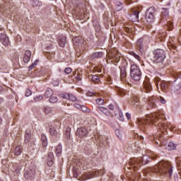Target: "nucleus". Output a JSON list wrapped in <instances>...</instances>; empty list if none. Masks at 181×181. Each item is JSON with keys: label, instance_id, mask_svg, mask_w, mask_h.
Segmentation results:
<instances>
[{"label": "nucleus", "instance_id": "1", "mask_svg": "<svg viewBox=\"0 0 181 181\" xmlns=\"http://www.w3.org/2000/svg\"><path fill=\"white\" fill-rule=\"evenodd\" d=\"M165 119L163 113L160 112H154L148 115L147 117L139 120V125H148V124H152L153 125H155V127H157L160 131H166L168 128L169 129H175V127L170 125V123H167V124H165V122H163Z\"/></svg>", "mask_w": 181, "mask_h": 181}, {"label": "nucleus", "instance_id": "2", "mask_svg": "<svg viewBox=\"0 0 181 181\" xmlns=\"http://www.w3.org/2000/svg\"><path fill=\"white\" fill-rule=\"evenodd\" d=\"M148 172H153V173H156L159 176H162V175H168L170 177L172 176V173H173V170H172V166L169 161H163L159 164L154 165L153 168H149L145 170L144 173H148Z\"/></svg>", "mask_w": 181, "mask_h": 181}, {"label": "nucleus", "instance_id": "3", "mask_svg": "<svg viewBox=\"0 0 181 181\" xmlns=\"http://www.w3.org/2000/svg\"><path fill=\"white\" fill-rule=\"evenodd\" d=\"M153 62L156 64L162 66L166 59V53L162 49H156L153 52Z\"/></svg>", "mask_w": 181, "mask_h": 181}, {"label": "nucleus", "instance_id": "4", "mask_svg": "<svg viewBox=\"0 0 181 181\" xmlns=\"http://www.w3.org/2000/svg\"><path fill=\"white\" fill-rule=\"evenodd\" d=\"M130 76L134 81H139L141 80V77L142 76V73L141 72V69L139 66L133 64L130 68Z\"/></svg>", "mask_w": 181, "mask_h": 181}, {"label": "nucleus", "instance_id": "5", "mask_svg": "<svg viewBox=\"0 0 181 181\" xmlns=\"http://www.w3.org/2000/svg\"><path fill=\"white\" fill-rule=\"evenodd\" d=\"M149 163V160L146 159V156H143L140 160L136 161L135 159L132 160L129 162V165L130 166H134V169L138 168V166H141V165H146V163Z\"/></svg>", "mask_w": 181, "mask_h": 181}, {"label": "nucleus", "instance_id": "6", "mask_svg": "<svg viewBox=\"0 0 181 181\" xmlns=\"http://www.w3.org/2000/svg\"><path fill=\"white\" fill-rule=\"evenodd\" d=\"M155 7H150L146 13V20L148 23H152L155 21Z\"/></svg>", "mask_w": 181, "mask_h": 181}, {"label": "nucleus", "instance_id": "7", "mask_svg": "<svg viewBox=\"0 0 181 181\" xmlns=\"http://www.w3.org/2000/svg\"><path fill=\"white\" fill-rule=\"evenodd\" d=\"M107 57L109 60L114 62V64H116L121 60V54H119L116 50H113L107 54Z\"/></svg>", "mask_w": 181, "mask_h": 181}, {"label": "nucleus", "instance_id": "8", "mask_svg": "<svg viewBox=\"0 0 181 181\" xmlns=\"http://www.w3.org/2000/svg\"><path fill=\"white\" fill-rule=\"evenodd\" d=\"M100 175V173L97 171H92L89 173H86L83 174L79 180H88L89 179H93L94 177H97Z\"/></svg>", "mask_w": 181, "mask_h": 181}, {"label": "nucleus", "instance_id": "9", "mask_svg": "<svg viewBox=\"0 0 181 181\" xmlns=\"http://www.w3.org/2000/svg\"><path fill=\"white\" fill-rule=\"evenodd\" d=\"M142 91L143 93H151V91H152V84H151L149 78L144 80Z\"/></svg>", "mask_w": 181, "mask_h": 181}, {"label": "nucleus", "instance_id": "10", "mask_svg": "<svg viewBox=\"0 0 181 181\" xmlns=\"http://www.w3.org/2000/svg\"><path fill=\"white\" fill-rule=\"evenodd\" d=\"M172 90L174 91V93H180L181 91V81L179 79H177L174 81Z\"/></svg>", "mask_w": 181, "mask_h": 181}, {"label": "nucleus", "instance_id": "11", "mask_svg": "<svg viewBox=\"0 0 181 181\" xmlns=\"http://www.w3.org/2000/svg\"><path fill=\"white\" fill-rule=\"evenodd\" d=\"M76 134L77 136H87L88 135V130L83 127L78 128Z\"/></svg>", "mask_w": 181, "mask_h": 181}, {"label": "nucleus", "instance_id": "12", "mask_svg": "<svg viewBox=\"0 0 181 181\" xmlns=\"http://www.w3.org/2000/svg\"><path fill=\"white\" fill-rule=\"evenodd\" d=\"M0 41L4 46H8L9 45V38L4 33L0 35Z\"/></svg>", "mask_w": 181, "mask_h": 181}, {"label": "nucleus", "instance_id": "13", "mask_svg": "<svg viewBox=\"0 0 181 181\" xmlns=\"http://www.w3.org/2000/svg\"><path fill=\"white\" fill-rule=\"evenodd\" d=\"M97 111H100V112H102L107 117H110V115H111V112H110V110H108V108H107V107L99 106L97 108Z\"/></svg>", "mask_w": 181, "mask_h": 181}, {"label": "nucleus", "instance_id": "14", "mask_svg": "<svg viewBox=\"0 0 181 181\" xmlns=\"http://www.w3.org/2000/svg\"><path fill=\"white\" fill-rule=\"evenodd\" d=\"M53 160H54V155L53 154V153L49 152L47 156V166H52L54 163Z\"/></svg>", "mask_w": 181, "mask_h": 181}, {"label": "nucleus", "instance_id": "15", "mask_svg": "<svg viewBox=\"0 0 181 181\" xmlns=\"http://www.w3.org/2000/svg\"><path fill=\"white\" fill-rule=\"evenodd\" d=\"M32 56V52H30V50H26L24 54V57H23V62L24 63H29L30 61V57Z\"/></svg>", "mask_w": 181, "mask_h": 181}, {"label": "nucleus", "instance_id": "16", "mask_svg": "<svg viewBox=\"0 0 181 181\" xmlns=\"http://www.w3.org/2000/svg\"><path fill=\"white\" fill-rule=\"evenodd\" d=\"M148 105L150 108H156V98L151 97L148 98Z\"/></svg>", "mask_w": 181, "mask_h": 181}, {"label": "nucleus", "instance_id": "17", "mask_svg": "<svg viewBox=\"0 0 181 181\" xmlns=\"http://www.w3.org/2000/svg\"><path fill=\"white\" fill-rule=\"evenodd\" d=\"M136 45H137V47L140 50V52H142V50H144V39L143 38L139 39L137 40Z\"/></svg>", "mask_w": 181, "mask_h": 181}, {"label": "nucleus", "instance_id": "18", "mask_svg": "<svg viewBox=\"0 0 181 181\" xmlns=\"http://www.w3.org/2000/svg\"><path fill=\"white\" fill-rule=\"evenodd\" d=\"M52 95H53V90L50 88H47L44 95L45 98H50Z\"/></svg>", "mask_w": 181, "mask_h": 181}, {"label": "nucleus", "instance_id": "19", "mask_svg": "<svg viewBox=\"0 0 181 181\" xmlns=\"http://www.w3.org/2000/svg\"><path fill=\"white\" fill-rule=\"evenodd\" d=\"M125 77H127V70L125 69V67H122L120 69V78L122 81H124Z\"/></svg>", "mask_w": 181, "mask_h": 181}, {"label": "nucleus", "instance_id": "20", "mask_svg": "<svg viewBox=\"0 0 181 181\" xmlns=\"http://www.w3.org/2000/svg\"><path fill=\"white\" fill-rule=\"evenodd\" d=\"M21 153H22V147L21 146H17L14 150V155L16 156H19V155H21Z\"/></svg>", "mask_w": 181, "mask_h": 181}, {"label": "nucleus", "instance_id": "21", "mask_svg": "<svg viewBox=\"0 0 181 181\" xmlns=\"http://www.w3.org/2000/svg\"><path fill=\"white\" fill-rule=\"evenodd\" d=\"M103 56V52H98L92 54L90 55V57L92 59H100Z\"/></svg>", "mask_w": 181, "mask_h": 181}, {"label": "nucleus", "instance_id": "22", "mask_svg": "<svg viewBox=\"0 0 181 181\" xmlns=\"http://www.w3.org/2000/svg\"><path fill=\"white\" fill-rule=\"evenodd\" d=\"M88 78H90L93 83H98L100 81V78L97 75H90Z\"/></svg>", "mask_w": 181, "mask_h": 181}, {"label": "nucleus", "instance_id": "23", "mask_svg": "<svg viewBox=\"0 0 181 181\" xmlns=\"http://www.w3.org/2000/svg\"><path fill=\"white\" fill-rule=\"evenodd\" d=\"M62 145H58L57 146L56 151H55V153L57 155V156H62Z\"/></svg>", "mask_w": 181, "mask_h": 181}, {"label": "nucleus", "instance_id": "24", "mask_svg": "<svg viewBox=\"0 0 181 181\" xmlns=\"http://www.w3.org/2000/svg\"><path fill=\"white\" fill-rule=\"evenodd\" d=\"M161 16L163 18H168L169 16V11L168 8H163V11L161 12Z\"/></svg>", "mask_w": 181, "mask_h": 181}, {"label": "nucleus", "instance_id": "25", "mask_svg": "<svg viewBox=\"0 0 181 181\" xmlns=\"http://www.w3.org/2000/svg\"><path fill=\"white\" fill-rule=\"evenodd\" d=\"M59 45L61 47H64L66 45V37H62L61 39H59Z\"/></svg>", "mask_w": 181, "mask_h": 181}, {"label": "nucleus", "instance_id": "26", "mask_svg": "<svg viewBox=\"0 0 181 181\" xmlns=\"http://www.w3.org/2000/svg\"><path fill=\"white\" fill-rule=\"evenodd\" d=\"M160 87L163 90H168V87H169V86L168 85V83H166L165 81H162L160 83Z\"/></svg>", "mask_w": 181, "mask_h": 181}, {"label": "nucleus", "instance_id": "27", "mask_svg": "<svg viewBox=\"0 0 181 181\" xmlns=\"http://www.w3.org/2000/svg\"><path fill=\"white\" fill-rule=\"evenodd\" d=\"M132 18H134V22H136L138 21V18H139V11H136L133 14H132Z\"/></svg>", "mask_w": 181, "mask_h": 181}, {"label": "nucleus", "instance_id": "28", "mask_svg": "<svg viewBox=\"0 0 181 181\" xmlns=\"http://www.w3.org/2000/svg\"><path fill=\"white\" fill-rule=\"evenodd\" d=\"M49 101L52 104H56V103H57V101H59V99L57 98V97L52 96L49 98Z\"/></svg>", "mask_w": 181, "mask_h": 181}, {"label": "nucleus", "instance_id": "29", "mask_svg": "<svg viewBox=\"0 0 181 181\" xmlns=\"http://www.w3.org/2000/svg\"><path fill=\"white\" fill-rule=\"evenodd\" d=\"M42 146L46 148L47 146V138L46 136L42 137Z\"/></svg>", "mask_w": 181, "mask_h": 181}, {"label": "nucleus", "instance_id": "30", "mask_svg": "<svg viewBox=\"0 0 181 181\" xmlns=\"http://www.w3.org/2000/svg\"><path fill=\"white\" fill-rule=\"evenodd\" d=\"M81 111H83V112H91V110L88 109L87 107L84 105L81 106Z\"/></svg>", "mask_w": 181, "mask_h": 181}, {"label": "nucleus", "instance_id": "31", "mask_svg": "<svg viewBox=\"0 0 181 181\" xmlns=\"http://www.w3.org/2000/svg\"><path fill=\"white\" fill-rule=\"evenodd\" d=\"M14 169H15L16 173H17L18 175L19 172H21V170L22 169V168L19 165L16 164L14 165Z\"/></svg>", "mask_w": 181, "mask_h": 181}, {"label": "nucleus", "instance_id": "32", "mask_svg": "<svg viewBox=\"0 0 181 181\" xmlns=\"http://www.w3.org/2000/svg\"><path fill=\"white\" fill-rule=\"evenodd\" d=\"M133 100H134V105H136V107H138V105H139V99L138 98V97L134 96L133 98Z\"/></svg>", "mask_w": 181, "mask_h": 181}, {"label": "nucleus", "instance_id": "33", "mask_svg": "<svg viewBox=\"0 0 181 181\" xmlns=\"http://www.w3.org/2000/svg\"><path fill=\"white\" fill-rule=\"evenodd\" d=\"M129 54H131L132 56H134V57L135 59H136V60H139V62L141 60V57H139V55L136 54V53H135L134 52H129Z\"/></svg>", "mask_w": 181, "mask_h": 181}, {"label": "nucleus", "instance_id": "34", "mask_svg": "<svg viewBox=\"0 0 181 181\" xmlns=\"http://www.w3.org/2000/svg\"><path fill=\"white\" fill-rule=\"evenodd\" d=\"M159 81H160V78H159L158 76H156L154 78V83H155L157 88H159Z\"/></svg>", "mask_w": 181, "mask_h": 181}, {"label": "nucleus", "instance_id": "35", "mask_svg": "<svg viewBox=\"0 0 181 181\" xmlns=\"http://www.w3.org/2000/svg\"><path fill=\"white\" fill-rule=\"evenodd\" d=\"M69 93H62L59 96L61 98H64V100H69Z\"/></svg>", "mask_w": 181, "mask_h": 181}, {"label": "nucleus", "instance_id": "36", "mask_svg": "<svg viewBox=\"0 0 181 181\" xmlns=\"http://www.w3.org/2000/svg\"><path fill=\"white\" fill-rule=\"evenodd\" d=\"M168 148H170L172 150L176 149V145L173 142H170L168 144Z\"/></svg>", "mask_w": 181, "mask_h": 181}, {"label": "nucleus", "instance_id": "37", "mask_svg": "<svg viewBox=\"0 0 181 181\" xmlns=\"http://www.w3.org/2000/svg\"><path fill=\"white\" fill-rule=\"evenodd\" d=\"M96 103L98 105H103V104H104V100L103 98H98L96 99Z\"/></svg>", "mask_w": 181, "mask_h": 181}, {"label": "nucleus", "instance_id": "38", "mask_svg": "<svg viewBox=\"0 0 181 181\" xmlns=\"http://www.w3.org/2000/svg\"><path fill=\"white\" fill-rule=\"evenodd\" d=\"M49 132L52 136H54V135L57 134V131H56V129H54V128H50Z\"/></svg>", "mask_w": 181, "mask_h": 181}, {"label": "nucleus", "instance_id": "39", "mask_svg": "<svg viewBox=\"0 0 181 181\" xmlns=\"http://www.w3.org/2000/svg\"><path fill=\"white\" fill-rule=\"evenodd\" d=\"M116 5L117 6V11H121V9H122V6H123L122 3L118 1Z\"/></svg>", "mask_w": 181, "mask_h": 181}, {"label": "nucleus", "instance_id": "40", "mask_svg": "<svg viewBox=\"0 0 181 181\" xmlns=\"http://www.w3.org/2000/svg\"><path fill=\"white\" fill-rule=\"evenodd\" d=\"M68 100H69L70 101H77V98H75V96L72 94H69V97L68 98Z\"/></svg>", "mask_w": 181, "mask_h": 181}, {"label": "nucleus", "instance_id": "41", "mask_svg": "<svg viewBox=\"0 0 181 181\" xmlns=\"http://www.w3.org/2000/svg\"><path fill=\"white\" fill-rule=\"evenodd\" d=\"M45 114H50V112H52V107H45Z\"/></svg>", "mask_w": 181, "mask_h": 181}, {"label": "nucleus", "instance_id": "42", "mask_svg": "<svg viewBox=\"0 0 181 181\" xmlns=\"http://www.w3.org/2000/svg\"><path fill=\"white\" fill-rule=\"evenodd\" d=\"M71 71H73V69H71V68H70V67L66 68L64 69V73L66 74H70V73H71Z\"/></svg>", "mask_w": 181, "mask_h": 181}, {"label": "nucleus", "instance_id": "43", "mask_svg": "<svg viewBox=\"0 0 181 181\" xmlns=\"http://www.w3.org/2000/svg\"><path fill=\"white\" fill-rule=\"evenodd\" d=\"M167 26H168L169 30H173V23L172 22H168L167 23Z\"/></svg>", "mask_w": 181, "mask_h": 181}, {"label": "nucleus", "instance_id": "44", "mask_svg": "<svg viewBox=\"0 0 181 181\" xmlns=\"http://www.w3.org/2000/svg\"><path fill=\"white\" fill-rule=\"evenodd\" d=\"M32 95V90L30 89H27L25 92V97H30Z\"/></svg>", "mask_w": 181, "mask_h": 181}, {"label": "nucleus", "instance_id": "45", "mask_svg": "<svg viewBox=\"0 0 181 181\" xmlns=\"http://www.w3.org/2000/svg\"><path fill=\"white\" fill-rule=\"evenodd\" d=\"M73 173H74V177H75V179H77V177H78V173L77 172V170L74 169Z\"/></svg>", "mask_w": 181, "mask_h": 181}, {"label": "nucleus", "instance_id": "46", "mask_svg": "<svg viewBox=\"0 0 181 181\" xmlns=\"http://www.w3.org/2000/svg\"><path fill=\"white\" fill-rule=\"evenodd\" d=\"M158 101H160L161 104H165L166 103V100H165V98H163V97L162 96H160V98H158Z\"/></svg>", "mask_w": 181, "mask_h": 181}, {"label": "nucleus", "instance_id": "47", "mask_svg": "<svg viewBox=\"0 0 181 181\" xmlns=\"http://www.w3.org/2000/svg\"><path fill=\"white\" fill-rule=\"evenodd\" d=\"M41 100H43V96L42 95H39L37 96L36 98H34V100L36 101H41Z\"/></svg>", "mask_w": 181, "mask_h": 181}, {"label": "nucleus", "instance_id": "48", "mask_svg": "<svg viewBox=\"0 0 181 181\" xmlns=\"http://www.w3.org/2000/svg\"><path fill=\"white\" fill-rule=\"evenodd\" d=\"M33 4L35 6H39V5H40V2H39V0H33Z\"/></svg>", "mask_w": 181, "mask_h": 181}, {"label": "nucleus", "instance_id": "49", "mask_svg": "<svg viewBox=\"0 0 181 181\" xmlns=\"http://www.w3.org/2000/svg\"><path fill=\"white\" fill-rule=\"evenodd\" d=\"M35 67H36V62H34L33 64H32L29 67V70H33V69H35Z\"/></svg>", "mask_w": 181, "mask_h": 181}, {"label": "nucleus", "instance_id": "50", "mask_svg": "<svg viewBox=\"0 0 181 181\" xmlns=\"http://www.w3.org/2000/svg\"><path fill=\"white\" fill-rule=\"evenodd\" d=\"M124 31L127 33H131L132 32V30L128 27H124Z\"/></svg>", "mask_w": 181, "mask_h": 181}, {"label": "nucleus", "instance_id": "51", "mask_svg": "<svg viewBox=\"0 0 181 181\" xmlns=\"http://www.w3.org/2000/svg\"><path fill=\"white\" fill-rule=\"evenodd\" d=\"M80 40H78V39H76L75 40V42H74V45L75 46H80Z\"/></svg>", "mask_w": 181, "mask_h": 181}, {"label": "nucleus", "instance_id": "52", "mask_svg": "<svg viewBox=\"0 0 181 181\" xmlns=\"http://www.w3.org/2000/svg\"><path fill=\"white\" fill-rule=\"evenodd\" d=\"M74 107H75L76 108H78V110H81L82 105H80V104L75 103V104H74Z\"/></svg>", "mask_w": 181, "mask_h": 181}, {"label": "nucleus", "instance_id": "53", "mask_svg": "<svg viewBox=\"0 0 181 181\" xmlns=\"http://www.w3.org/2000/svg\"><path fill=\"white\" fill-rule=\"evenodd\" d=\"M70 131H71L70 129H66V136H71V134H70Z\"/></svg>", "mask_w": 181, "mask_h": 181}, {"label": "nucleus", "instance_id": "54", "mask_svg": "<svg viewBox=\"0 0 181 181\" xmlns=\"http://www.w3.org/2000/svg\"><path fill=\"white\" fill-rule=\"evenodd\" d=\"M168 47L170 50H172V49H173V50H175V49H176V46H175L174 45H168Z\"/></svg>", "mask_w": 181, "mask_h": 181}, {"label": "nucleus", "instance_id": "55", "mask_svg": "<svg viewBox=\"0 0 181 181\" xmlns=\"http://www.w3.org/2000/svg\"><path fill=\"white\" fill-rule=\"evenodd\" d=\"M108 108H109V110H111L112 111L114 110V105H109Z\"/></svg>", "mask_w": 181, "mask_h": 181}, {"label": "nucleus", "instance_id": "56", "mask_svg": "<svg viewBox=\"0 0 181 181\" xmlns=\"http://www.w3.org/2000/svg\"><path fill=\"white\" fill-rule=\"evenodd\" d=\"M156 158H158V156H156V155L153 154V156H151V159H153V160H155V159H156Z\"/></svg>", "mask_w": 181, "mask_h": 181}, {"label": "nucleus", "instance_id": "57", "mask_svg": "<svg viewBox=\"0 0 181 181\" xmlns=\"http://www.w3.org/2000/svg\"><path fill=\"white\" fill-rule=\"evenodd\" d=\"M126 117H127V119H131V114L126 113Z\"/></svg>", "mask_w": 181, "mask_h": 181}, {"label": "nucleus", "instance_id": "58", "mask_svg": "<svg viewBox=\"0 0 181 181\" xmlns=\"http://www.w3.org/2000/svg\"><path fill=\"white\" fill-rule=\"evenodd\" d=\"M76 80H78V81H80L81 80V76L80 75H77L76 76Z\"/></svg>", "mask_w": 181, "mask_h": 181}, {"label": "nucleus", "instance_id": "59", "mask_svg": "<svg viewBox=\"0 0 181 181\" xmlns=\"http://www.w3.org/2000/svg\"><path fill=\"white\" fill-rule=\"evenodd\" d=\"M107 81L108 84L112 83V82L111 81V78L110 77L107 78Z\"/></svg>", "mask_w": 181, "mask_h": 181}, {"label": "nucleus", "instance_id": "60", "mask_svg": "<svg viewBox=\"0 0 181 181\" xmlns=\"http://www.w3.org/2000/svg\"><path fill=\"white\" fill-rule=\"evenodd\" d=\"M115 132H116V135H117V136H119V130H118V129H117L116 131H115Z\"/></svg>", "mask_w": 181, "mask_h": 181}, {"label": "nucleus", "instance_id": "61", "mask_svg": "<svg viewBox=\"0 0 181 181\" xmlns=\"http://www.w3.org/2000/svg\"><path fill=\"white\" fill-rule=\"evenodd\" d=\"M119 119H120V121H124V117H122V116H119Z\"/></svg>", "mask_w": 181, "mask_h": 181}, {"label": "nucleus", "instance_id": "62", "mask_svg": "<svg viewBox=\"0 0 181 181\" xmlns=\"http://www.w3.org/2000/svg\"><path fill=\"white\" fill-rule=\"evenodd\" d=\"M121 95H125V93H122V90H119Z\"/></svg>", "mask_w": 181, "mask_h": 181}, {"label": "nucleus", "instance_id": "63", "mask_svg": "<svg viewBox=\"0 0 181 181\" xmlns=\"http://www.w3.org/2000/svg\"><path fill=\"white\" fill-rule=\"evenodd\" d=\"M162 132L163 133V135H166V134H167L168 132H167V131H165V132L163 131Z\"/></svg>", "mask_w": 181, "mask_h": 181}, {"label": "nucleus", "instance_id": "64", "mask_svg": "<svg viewBox=\"0 0 181 181\" xmlns=\"http://www.w3.org/2000/svg\"><path fill=\"white\" fill-rule=\"evenodd\" d=\"M0 101L4 102V98H0Z\"/></svg>", "mask_w": 181, "mask_h": 181}]
</instances>
